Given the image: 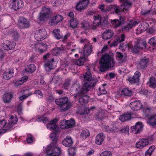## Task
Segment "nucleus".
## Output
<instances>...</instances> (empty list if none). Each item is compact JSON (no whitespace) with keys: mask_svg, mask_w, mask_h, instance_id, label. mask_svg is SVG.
Returning a JSON list of instances; mask_svg holds the SVG:
<instances>
[{"mask_svg":"<svg viewBox=\"0 0 156 156\" xmlns=\"http://www.w3.org/2000/svg\"><path fill=\"white\" fill-rule=\"evenodd\" d=\"M149 42L153 46L156 45V37H154L151 38L149 41Z\"/></svg>","mask_w":156,"mask_h":156,"instance_id":"3c124183","label":"nucleus"},{"mask_svg":"<svg viewBox=\"0 0 156 156\" xmlns=\"http://www.w3.org/2000/svg\"><path fill=\"white\" fill-rule=\"evenodd\" d=\"M76 90L78 92L75 97L79 98V101L81 104L87 103L89 100V97L87 95H84L86 93H82L81 92V89L79 85L77 84L75 85Z\"/></svg>","mask_w":156,"mask_h":156,"instance_id":"39448f33","label":"nucleus"},{"mask_svg":"<svg viewBox=\"0 0 156 156\" xmlns=\"http://www.w3.org/2000/svg\"><path fill=\"white\" fill-rule=\"evenodd\" d=\"M47 46L45 44L38 43L35 45V48L36 51L41 54L44 52L47 49Z\"/></svg>","mask_w":156,"mask_h":156,"instance_id":"dca6fc26","label":"nucleus"},{"mask_svg":"<svg viewBox=\"0 0 156 156\" xmlns=\"http://www.w3.org/2000/svg\"><path fill=\"white\" fill-rule=\"evenodd\" d=\"M116 57L119 58L120 60H122V58H124L125 60L123 61H125L126 58V56H124L122 53L120 52H117L116 53Z\"/></svg>","mask_w":156,"mask_h":156,"instance_id":"4d7b16f0","label":"nucleus"},{"mask_svg":"<svg viewBox=\"0 0 156 156\" xmlns=\"http://www.w3.org/2000/svg\"><path fill=\"white\" fill-rule=\"evenodd\" d=\"M15 45V42H11L9 41H6L2 44V47L4 50H9L13 49Z\"/></svg>","mask_w":156,"mask_h":156,"instance_id":"4468645a","label":"nucleus"},{"mask_svg":"<svg viewBox=\"0 0 156 156\" xmlns=\"http://www.w3.org/2000/svg\"><path fill=\"white\" fill-rule=\"evenodd\" d=\"M149 86L151 87L156 88V81L154 77H151L149 79V82L148 83Z\"/></svg>","mask_w":156,"mask_h":156,"instance_id":"a19ab883","label":"nucleus"},{"mask_svg":"<svg viewBox=\"0 0 156 156\" xmlns=\"http://www.w3.org/2000/svg\"><path fill=\"white\" fill-rule=\"evenodd\" d=\"M123 133H128L129 131V127L128 126H124L120 130Z\"/></svg>","mask_w":156,"mask_h":156,"instance_id":"052dcab7","label":"nucleus"},{"mask_svg":"<svg viewBox=\"0 0 156 156\" xmlns=\"http://www.w3.org/2000/svg\"><path fill=\"white\" fill-rule=\"evenodd\" d=\"M50 138L52 142L48 145L45 148V152L49 156H59L61 153V149L56 145L58 137L55 133H52Z\"/></svg>","mask_w":156,"mask_h":156,"instance_id":"f03ea898","label":"nucleus"},{"mask_svg":"<svg viewBox=\"0 0 156 156\" xmlns=\"http://www.w3.org/2000/svg\"><path fill=\"white\" fill-rule=\"evenodd\" d=\"M131 108L133 111L140 110L142 108L143 105L141 102L139 101H136L132 102L131 103Z\"/></svg>","mask_w":156,"mask_h":156,"instance_id":"393cba45","label":"nucleus"},{"mask_svg":"<svg viewBox=\"0 0 156 156\" xmlns=\"http://www.w3.org/2000/svg\"><path fill=\"white\" fill-rule=\"evenodd\" d=\"M113 32L111 30H106L102 35V38L105 40L111 38L113 35Z\"/></svg>","mask_w":156,"mask_h":156,"instance_id":"b1692460","label":"nucleus"},{"mask_svg":"<svg viewBox=\"0 0 156 156\" xmlns=\"http://www.w3.org/2000/svg\"><path fill=\"white\" fill-rule=\"evenodd\" d=\"M105 136L103 133H100L98 134L96 138V143L98 145L101 144L104 140Z\"/></svg>","mask_w":156,"mask_h":156,"instance_id":"473e14b6","label":"nucleus"},{"mask_svg":"<svg viewBox=\"0 0 156 156\" xmlns=\"http://www.w3.org/2000/svg\"><path fill=\"white\" fill-rule=\"evenodd\" d=\"M32 94V93L31 92H30L28 93V94H26L23 95L20 97H19V98L20 101H23L25 99L27 98L29 96L31 95Z\"/></svg>","mask_w":156,"mask_h":156,"instance_id":"8fccbe9b","label":"nucleus"},{"mask_svg":"<svg viewBox=\"0 0 156 156\" xmlns=\"http://www.w3.org/2000/svg\"><path fill=\"white\" fill-rule=\"evenodd\" d=\"M140 75V73L139 72L136 71L132 77H129L128 80L132 83H138L139 81V77Z\"/></svg>","mask_w":156,"mask_h":156,"instance_id":"a211bd4d","label":"nucleus"},{"mask_svg":"<svg viewBox=\"0 0 156 156\" xmlns=\"http://www.w3.org/2000/svg\"><path fill=\"white\" fill-rule=\"evenodd\" d=\"M17 110L18 113L21 114L22 111V105L20 104H19L17 108Z\"/></svg>","mask_w":156,"mask_h":156,"instance_id":"e2e57ef3","label":"nucleus"},{"mask_svg":"<svg viewBox=\"0 0 156 156\" xmlns=\"http://www.w3.org/2000/svg\"><path fill=\"white\" fill-rule=\"evenodd\" d=\"M86 60L87 59L85 57L83 56H82V57L76 61L75 63L77 65L81 66L83 65Z\"/></svg>","mask_w":156,"mask_h":156,"instance_id":"4c0bfd02","label":"nucleus"},{"mask_svg":"<svg viewBox=\"0 0 156 156\" xmlns=\"http://www.w3.org/2000/svg\"><path fill=\"white\" fill-rule=\"evenodd\" d=\"M138 23L136 21H133V20H130L129 21V23L125 27V29L126 30H129V29L132 28L133 27L137 25Z\"/></svg>","mask_w":156,"mask_h":156,"instance_id":"f704fd0d","label":"nucleus"},{"mask_svg":"<svg viewBox=\"0 0 156 156\" xmlns=\"http://www.w3.org/2000/svg\"><path fill=\"white\" fill-rule=\"evenodd\" d=\"M39 14V19L41 21L45 20L46 19L49 17L41 12H40Z\"/></svg>","mask_w":156,"mask_h":156,"instance_id":"09e8293b","label":"nucleus"},{"mask_svg":"<svg viewBox=\"0 0 156 156\" xmlns=\"http://www.w3.org/2000/svg\"><path fill=\"white\" fill-rule=\"evenodd\" d=\"M87 69L85 73L80 76V79L84 83L83 86L81 91L82 93H87L91 88L94 86L98 82L96 78L92 77L90 69L89 68Z\"/></svg>","mask_w":156,"mask_h":156,"instance_id":"f257e3e1","label":"nucleus"},{"mask_svg":"<svg viewBox=\"0 0 156 156\" xmlns=\"http://www.w3.org/2000/svg\"><path fill=\"white\" fill-rule=\"evenodd\" d=\"M12 8L16 11L18 10L23 5L22 0H12Z\"/></svg>","mask_w":156,"mask_h":156,"instance_id":"2eb2a0df","label":"nucleus"},{"mask_svg":"<svg viewBox=\"0 0 156 156\" xmlns=\"http://www.w3.org/2000/svg\"><path fill=\"white\" fill-rule=\"evenodd\" d=\"M89 3V0H83L78 2L76 6V9L77 11L81 12L86 9Z\"/></svg>","mask_w":156,"mask_h":156,"instance_id":"9d476101","label":"nucleus"},{"mask_svg":"<svg viewBox=\"0 0 156 156\" xmlns=\"http://www.w3.org/2000/svg\"><path fill=\"white\" fill-rule=\"evenodd\" d=\"M100 71L105 72L109 67H113L115 63L112 58L108 54L103 55L100 61Z\"/></svg>","mask_w":156,"mask_h":156,"instance_id":"7ed1b4c3","label":"nucleus"},{"mask_svg":"<svg viewBox=\"0 0 156 156\" xmlns=\"http://www.w3.org/2000/svg\"><path fill=\"white\" fill-rule=\"evenodd\" d=\"M147 123L152 127L156 128V114L151 116L148 119Z\"/></svg>","mask_w":156,"mask_h":156,"instance_id":"cd10ccee","label":"nucleus"},{"mask_svg":"<svg viewBox=\"0 0 156 156\" xmlns=\"http://www.w3.org/2000/svg\"><path fill=\"white\" fill-rule=\"evenodd\" d=\"M37 95H39L40 98H42L43 96V94L42 92L39 90H36L34 93Z\"/></svg>","mask_w":156,"mask_h":156,"instance_id":"bf43d9fd","label":"nucleus"},{"mask_svg":"<svg viewBox=\"0 0 156 156\" xmlns=\"http://www.w3.org/2000/svg\"><path fill=\"white\" fill-rule=\"evenodd\" d=\"M5 122L2 121L0 122V135L2 133H4L8 131L9 127H5Z\"/></svg>","mask_w":156,"mask_h":156,"instance_id":"2f4dec72","label":"nucleus"},{"mask_svg":"<svg viewBox=\"0 0 156 156\" xmlns=\"http://www.w3.org/2000/svg\"><path fill=\"white\" fill-rule=\"evenodd\" d=\"M131 4L128 1H125L124 3L121 5L120 7L117 6L116 5H111L112 9H114L115 13H118L121 11L124 12L125 11H127L129 8L131 6Z\"/></svg>","mask_w":156,"mask_h":156,"instance_id":"423d86ee","label":"nucleus"},{"mask_svg":"<svg viewBox=\"0 0 156 156\" xmlns=\"http://www.w3.org/2000/svg\"><path fill=\"white\" fill-rule=\"evenodd\" d=\"M28 138L27 139V142L28 143H31L33 142V137L31 135H28L27 136Z\"/></svg>","mask_w":156,"mask_h":156,"instance_id":"680f3d73","label":"nucleus"},{"mask_svg":"<svg viewBox=\"0 0 156 156\" xmlns=\"http://www.w3.org/2000/svg\"><path fill=\"white\" fill-rule=\"evenodd\" d=\"M146 45V42L141 40H136L135 45L133 47L132 51L135 53L138 52L139 51L142 49L144 47L145 48Z\"/></svg>","mask_w":156,"mask_h":156,"instance_id":"6e6552de","label":"nucleus"},{"mask_svg":"<svg viewBox=\"0 0 156 156\" xmlns=\"http://www.w3.org/2000/svg\"><path fill=\"white\" fill-rule=\"evenodd\" d=\"M155 147L154 146H151L147 151L152 154V152L155 149Z\"/></svg>","mask_w":156,"mask_h":156,"instance_id":"774afa93","label":"nucleus"},{"mask_svg":"<svg viewBox=\"0 0 156 156\" xmlns=\"http://www.w3.org/2000/svg\"><path fill=\"white\" fill-rule=\"evenodd\" d=\"M52 5L54 6H57L59 5V3L57 0H53L51 2Z\"/></svg>","mask_w":156,"mask_h":156,"instance_id":"69168bd1","label":"nucleus"},{"mask_svg":"<svg viewBox=\"0 0 156 156\" xmlns=\"http://www.w3.org/2000/svg\"><path fill=\"white\" fill-rule=\"evenodd\" d=\"M11 34L12 36L15 39H18L19 37L18 33L16 31L13 30L11 31Z\"/></svg>","mask_w":156,"mask_h":156,"instance_id":"5fc2aeb1","label":"nucleus"},{"mask_svg":"<svg viewBox=\"0 0 156 156\" xmlns=\"http://www.w3.org/2000/svg\"><path fill=\"white\" fill-rule=\"evenodd\" d=\"M13 98V94L11 93H8L4 94L2 96V99L5 103H9Z\"/></svg>","mask_w":156,"mask_h":156,"instance_id":"bb28decb","label":"nucleus"},{"mask_svg":"<svg viewBox=\"0 0 156 156\" xmlns=\"http://www.w3.org/2000/svg\"><path fill=\"white\" fill-rule=\"evenodd\" d=\"M78 23V21L75 19H73L70 20V27L73 28L76 27Z\"/></svg>","mask_w":156,"mask_h":156,"instance_id":"c03bdc74","label":"nucleus"},{"mask_svg":"<svg viewBox=\"0 0 156 156\" xmlns=\"http://www.w3.org/2000/svg\"><path fill=\"white\" fill-rule=\"evenodd\" d=\"M121 94L122 95L130 96L133 94V92L131 90H129L126 88H124L121 91Z\"/></svg>","mask_w":156,"mask_h":156,"instance_id":"ea45409f","label":"nucleus"},{"mask_svg":"<svg viewBox=\"0 0 156 156\" xmlns=\"http://www.w3.org/2000/svg\"><path fill=\"white\" fill-rule=\"evenodd\" d=\"M149 61L148 58L144 57V58L141 59L138 64V67L141 69H144L147 67V65Z\"/></svg>","mask_w":156,"mask_h":156,"instance_id":"412c9836","label":"nucleus"},{"mask_svg":"<svg viewBox=\"0 0 156 156\" xmlns=\"http://www.w3.org/2000/svg\"><path fill=\"white\" fill-rule=\"evenodd\" d=\"M125 37V35L124 34H121L120 36L118 37L116 40H117L119 43H120L124 41Z\"/></svg>","mask_w":156,"mask_h":156,"instance_id":"603ef678","label":"nucleus"},{"mask_svg":"<svg viewBox=\"0 0 156 156\" xmlns=\"http://www.w3.org/2000/svg\"><path fill=\"white\" fill-rule=\"evenodd\" d=\"M53 32L54 34V36L57 39H60L62 37V33L59 29L54 30Z\"/></svg>","mask_w":156,"mask_h":156,"instance_id":"e433bc0d","label":"nucleus"},{"mask_svg":"<svg viewBox=\"0 0 156 156\" xmlns=\"http://www.w3.org/2000/svg\"><path fill=\"white\" fill-rule=\"evenodd\" d=\"M14 73V70L12 68L7 69L3 74V77L6 80H8L12 78Z\"/></svg>","mask_w":156,"mask_h":156,"instance_id":"f3484780","label":"nucleus"},{"mask_svg":"<svg viewBox=\"0 0 156 156\" xmlns=\"http://www.w3.org/2000/svg\"><path fill=\"white\" fill-rule=\"evenodd\" d=\"M28 79L27 76H24L20 78L19 80L15 83L16 85L19 86L22 84L23 83L26 81Z\"/></svg>","mask_w":156,"mask_h":156,"instance_id":"a18cd8bd","label":"nucleus"},{"mask_svg":"<svg viewBox=\"0 0 156 156\" xmlns=\"http://www.w3.org/2000/svg\"><path fill=\"white\" fill-rule=\"evenodd\" d=\"M81 27L85 30L91 28L89 23L86 21H84L81 23Z\"/></svg>","mask_w":156,"mask_h":156,"instance_id":"49530a36","label":"nucleus"},{"mask_svg":"<svg viewBox=\"0 0 156 156\" xmlns=\"http://www.w3.org/2000/svg\"><path fill=\"white\" fill-rule=\"evenodd\" d=\"M143 126V125L141 122H138L136 123L134 126L131 127V129L132 131L135 134H138L142 131Z\"/></svg>","mask_w":156,"mask_h":156,"instance_id":"ddd939ff","label":"nucleus"},{"mask_svg":"<svg viewBox=\"0 0 156 156\" xmlns=\"http://www.w3.org/2000/svg\"><path fill=\"white\" fill-rule=\"evenodd\" d=\"M89 136L90 132L89 130L86 129L82 131L80 136L83 139H85L87 138V137Z\"/></svg>","mask_w":156,"mask_h":156,"instance_id":"37998d69","label":"nucleus"},{"mask_svg":"<svg viewBox=\"0 0 156 156\" xmlns=\"http://www.w3.org/2000/svg\"><path fill=\"white\" fill-rule=\"evenodd\" d=\"M36 69V67L33 64H30L28 66L26 70L28 72L30 73H34Z\"/></svg>","mask_w":156,"mask_h":156,"instance_id":"79ce46f5","label":"nucleus"},{"mask_svg":"<svg viewBox=\"0 0 156 156\" xmlns=\"http://www.w3.org/2000/svg\"><path fill=\"white\" fill-rule=\"evenodd\" d=\"M111 23L115 25L116 27H119L124 23V18L123 17L120 16L119 20L117 19L113 20H112Z\"/></svg>","mask_w":156,"mask_h":156,"instance_id":"a878e982","label":"nucleus"},{"mask_svg":"<svg viewBox=\"0 0 156 156\" xmlns=\"http://www.w3.org/2000/svg\"><path fill=\"white\" fill-rule=\"evenodd\" d=\"M62 51V49L58 48H57L56 49H54L53 51V54L56 56H58L61 53Z\"/></svg>","mask_w":156,"mask_h":156,"instance_id":"de8ad7c7","label":"nucleus"},{"mask_svg":"<svg viewBox=\"0 0 156 156\" xmlns=\"http://www.w3.org/2000/svg\"><path fill=\"white\" fill-rule=\"evenodd\" d=\"M75 124V121L73 119L69 120H63L62 122H60V128L62 129L72 128Z\"/></svg>","mask_w":156,"mask_h":156,"instance_id":"1a4fd4ad","label":"nucleus"},{"mask_svg":"<svg viewBox=\"0 0 156 156\" xmlns=\"http://www.w3.org/2000/svg\"><path fill=\"white\" fill-rule=\"evenodd\" d=\"M62 143L66 147H69L72 145L73 141L70 136H67L63 141Z\"/></svg>","mask_w":156,"mask_h":156,"instance_id":"c85d7f7f","label":"nucleus"},{"mask_svg":"<svg viewBox=\"0 0 156 156\" xmlns=\"http://www.w3.org/2000/svg\"><path fill=\"white\" fill-rule=\"evenodd\" d=\"M37 121H42L44 123H46V122L48 121V119L45 117H41L38 118Z\"/></svg>","mask_w":156,"mask_h":156,"instance_id":"13d9d810","label":"nucleus"},{"mask_svg":"<svg viewBox=\"0 0 156 156\" xmlns=\"http://www.w3.org/2000/svg\"><path fill=\"white\" fill-rule=\"evenodd\" d=\"M143 112L148 115L149 113H151V109L149 108H144L143 109Z\"/></svg>","mask_w":156,"mask_h":156,"instance_id":"338daca9","label":"nucleus"},{"mask_svg":"<svg viewBox=\"0 0 156 156\" xmlns=\"http://www.w3.org/2000/svg\"><path fill=\"white\" fill-rule=\"evenodd\" d=\"M55 62L53 58H52L51 60L48 61L45 64V67L48 68L50 70L55 69L56 66L54 65Z\"/></svg>","mask_w":156,"mask_h":156,"instance_id":"7c9ffc66","label":"nucleus"},{"mask_svg":"<svg viewBox=\"0 0 156 156\" xmlns=\"http://www.w3.org/2000/svg\"><path fill=\"white\" fill-rule=\"evenodd\" d=\"M100 156H112L111 152L108 151H105L102 152Z\"/></svg>","mask_w":156,"mask_h":156,"instance_id":"6e6d98bb","label":"nucleus"},{"mask_svg":"<svg viewBox=\"0 0 156 156\" xmlns=\"http://www.w3.org/2000/svg\"><path fill=\"white\" fill-rule=\"evenodd\" d=\"M18 26L20 28H27L29 27L30 24L26 19L22 17L19 19Z\"/></svg>","mask_w":156,"mask_h":156,"instance_id":"9b49d317","label":"nucleus"},{"mask_svg":"<svg viewBox=\"0 0 156 156\" xmlns=\"http://www.w3.org/2000/svg\"><path fill=\"white\" fill-rule=\"evenodd\" d=\"M57 121L58 120L56 119L51 120L49 123L47 125V128L52 130L56 129L57 126L55 123H56Z\"/></svg>","mask_w":156,"mask_h":156,"instance_id":"c756f323","label":"nucleus"},{"mask_svg":"<svg viewBox=\"0 0 156 156\" xmlns=\"http://www.w3.org/2000/svg\"><path fill=\"white\" fill-rule=\"evenodd\" d=\"M92 45L89 43H87L84 46L83 48V56H88L91 53L92 49Z\"/></svg>","mask_w":156,"mask_h":156,"instance_id":"6ab92c4d","label":"nucleus"},{"mask_svg":"<svg viewBox=\"0 0 156 156\" xmlns=\"http://www.w3.org/2000/svg\"><path fill=\"white\" fill-rule=\"evenodd\" d=\"M63 19V17L62 16L59 15H57L52 18L51 23H53L54 24H56Z\"/></svg>","mask_w":156,"mask_h":156,"instance_id":"72a5a7b5","label":"nucleus"},{"mask_svg":"<svg viewBox=\"0 0 156 156\" xmlns=\"http://www.w3.org/2000/svg\"><path fill=\"white\" fill-rule=\"evenodd\" d=\"M105 128L106 131L108 133H111L113 132V130H112L113 127H110L108 126H107L105 127Z\"/></svg>","mask_w":156,"mask_h":156,"instance_id":"0e129e2a","label":"nucleus"},{"mask_svg":"<svg viewBox=\"0 0 156 156\" xmlns=\"http://www.w3.org/2000/svg\"><path fill=\"white\" fill-rule=\"evenodd\" d=\"M94 20L93 22L92 26L91 27L92 29L95 30L101 24V19L99 16L97 17L94 16Z\"/></svg>","mask_w":156,"mask_h":156,"instance_id":"aec40b11","label":"nucleus"},{"mask_svg":"<svg viewBox=\"0 0 156 156\" xmlns=\"http://www.w3.org/2000/svg\"><path fill=\"white\" fill-rule=\"evenodd\" d=\"M56 104L59 106L60 110L62 111L68 110L71 107V104L68 102L67 97H64L56 99L55 101Z\"/></svg>","mask_w":156,"mask_h":156,"instance_id":"20e7f679","label":"nucleus"},{"mask_svg":"<svg viewBox=\"0 0 156 156\" xmlns=\"http://www.w3.org/2000/svg\"><path fill=\"white\" fill-rule=\"evenodd\" d=\"M47 36V32L44 29L36 30L34 33V37L38 41L43 40L46 38Z\"/></svg>","mask_w":156,"mask_h":156,"instance_id":"0eeeda50","label":"nucleus"},{"mask_svg":"<svg viewBox=\"0 0 156 156\" xmlns=\"http://www.w3.org/2000/svg\"><path fill=\"white\" fill-rule=\"evenodd\" d=\"M2 121H5V127H9L8 129L9 131L10 130V129L13 126L14 124L16 123L17 121V118L16 116L14 117L13 116L11 115L10 120L9 122L7 123L6 121L5 120H1L0 121V122H2Z\"/></svg>","mask_w":156,"mask_h":156,"instance_id":"f8f14e48","label":"nucleus"},{"mask_svg":"<svg viewBox=\"0 0 156 156\" xmlns=\"http://www.w3.org/2000/svg\"><path fill=\"white\" fill-rule=\"evenodd\" d=\"M41 12L47 15L49 17L51 16V11L49 8H46V7H43L42 9Z\"/></svg>","mask_w":156,"mask_h":156,"instance_id":"58836bf2","label":"nucleus"},{"mask_svg":"<svg viewBox=\"0 0 156 156\" xmlns=\"http://www.w3.org/2000/svg\"><path fill=\"white\" fill-rule=\"evenodd\" d=\"M112 6L111 5L107 6L104 4H101L99 5L98 8L103 13L107 14L112 9Z\"/></svg>","mask_w":156,"mask_h":156,"instance_id":"4be33fe9","label":"nucleus"},{"mask_svg":"<svg viewBox=\"0 0 156 156\" xmlns=\"http://www.w3.org/2000/svg\"><path fill=\"white\" fill-rule=\"evenodd\" d=\"M69 154L70 156H74L76 153V150L74 148H70L68 150Z\"/></svg>","mask_w":156,"mask_h":156,"instance_id":"864d4df0","label":"nucleus"},{"mask_svg":"<svg viewBox=\"0 0 156 156\" xmlns=\"http://www.w3.org/2000/svg\"><path fill=\"white\" fill-rule=\"evenodd\" d=\"M131 116V114H124L120 116L119 119L121 121L124 122L130 119Z\"/></svg>","mask_w":156,"mask_h":156,"instance_id":"c9c22d12","label":"nucleus"},{"mask_svg":"<svg viewBox=\"0 0 156 156\" xmlns=\"http://www.w3.org/2000/svg\"><path fill=\"white\" fill-rule=\"evenodd\" d=\"M149 144V141L147 139H143L140 140L136 144V147L137 148L142 149L145 147Z\"/></svg>","mask_w":156,"mask_h":156,"instance_id":"5701e85b","label":"nucleus"}]
</instances>
